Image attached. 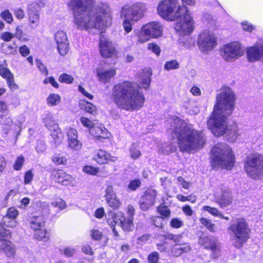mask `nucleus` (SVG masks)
Segmentation results:
<instances>
[{"mask_svg": "<svg viewBox=\"0 0 263 263\" xmlns=\"http://www.w3.org/2000/svg\"><path fill=\"white\" fill-rule=\"evenodd\" d=\"M67 6L73 14L77 29L91 31L102 30L111 24L112 11L107 3L95 4V0H69Z\"/></svg>", "mask_w": 263, "mask_h": 263, "instance_id": "nucleus-1", "label": "nucleus"}, {"mask_svg": "<svg viewBox=\"0 0 263 263\" xmlns=\"http://www.w3.org/2000/svg\"><path fill=\"white\" fill-rule=\"evenodd\" d=\"M152 74L150 68L142 70L138 79V84L124 81L115 85L111 91V98L118 108L133 111L141 108L145 98L139 89L149 88Z\"/></svg>", "mask_w": 263, "mask_h": 263, "instance_id": "nucleus-2", "label": "nucleus"}, {"mask_svg": "<svg viewBox=\"0 0 263 263\" xmlns=\"http://www.w3.org/2000/svg\"><path fill=\"white\" fill-rule=\"evenodd\" d=\"M171 130L177 135V144L182 152L198 149L205 142L203 133L194 129L180 118L173 119Z\"/></svg>", "mask_w": 263, "mask_h": 263, "instance_id": "nucleus-3", "label": "nucleus"}, {"mask_svg": "<svg viewBox=\"0 0 263 263\" xmlns=\"http://www.w3.org/2000/svg\"><path fill=\"white\" fill-rule=\"evenodd\" d=\"M236 97L234 92L229 87H222L220 92L217 94L216 104L212 115L209 119V124L213 125L220 124L221 128L225 124L224 117L230 116L235 108ZM222 128L216 127L215 132L218 133Z\"/></svg>", "mask_w": 263, "mask_h": 263, "instance_id": "nucleus-4", "label": "nucleus"}, {"mask_svg": "<svg viewBox=\"0 0 263 263\" xmlns=\"http://www.w3.org/2000/svg\"><path fill=\"white\" fill-rule=\"evenodd\" d=\"M146 10L145 4L139 2L126 4L121 8L120 16L126 33L132 31L134 24L144 16Z\"/></svg>", "mask_w": 263, "mask_h": 263, "instance_id": "nucleus-5", "label": "nucleus"}, {"mask_svg": "<svg viewBox=\"0 0 263 263\" xmlns=\"http://www.w3.org/2000/svg\"><path fill=\"white\" fill-rule=\"evenodd\" d=\"M212 164L214 167L231 170L235 162L231 148L224 143H218L211 150Z\"/></svg>", "mask_w": 263, "mask_h": 263, "instance_id": "nucleus-6", "label": "nucleus"}, {"mask_svg": "<svg viewBox=\"0 0 263 263\" xmlns=\"http://www.w3.org/2000/svg\"><path fill=\"white\" fill-rule=\"evenodd\" d=\"M228 232L232 245L237 249L241 248L250 237V229L243 218H239L233 221Z\"/></svg>", "mask_w": 263, "mask_h": 263, "instance_id": "nucleus-7", "label": "nucleus"}, {"mask_svg": "<svg viewBox=\"0 0 263 263\" xmlns=\"http://www.w3.org/2000/svg\"><path fill=\"white\" fill-rule=\"evenodd\" d=\"M187 11V8L180 6L178 0H162L157 7L159 15L168 21L178 20L182 14H185Z\"/></svg>", "mask_w": 263, "mask_h": 263, "instance_id": "nucleus-8", "label": "nucleus"}, {"mask_svg": "<svg viewBox=\"0 0 263 263\" xmlns=\"http://www.w3.org/2000/svg\"><path fill=\"white\" fill-rule=\"evenodd\" d=\"M244 170L252 179H260L263 176V156L255 153L247 156L244 162Z\"/></svg>", "mask_w": 263, "mask_h": 263, "instance_id": "nucleus-9", "label": "nucleus"}, {"mask_svg": "<svg viewBox=\"0 0 263 263\" xmlns=\"http://www.w3.org/2000/svg\"><path fill=\"white\" fill-rule=\"evenodd\" d=\"M163 27L159 22L154 21L143 25L140 30L136 32L137 42L143 43L151 38H158L162 36Z\"/></svg>", "mask_w": 263, "mask_h": 263, "instance_id": "nucleus-10", "label": "nucleus"}, {"mask_svg": "<svg viewBox=\"0 0 263 263\" xmlns=\"http://www.w3.org/2000/svg\"><path fill=\"white\" fill-rule=\"evenodd\" d=\"M228 117H224L225 124L223 127H222L221 128L222 129L220 133H217L215 130V129L217 126V127L221 128V126L220 124L210 125L209 124V120H208L207 124L209 128L211 130L214 135L218 137L225 134L229 141L233 142L236 140L237 137L239 136V134L238 133L239 130L238 126L236 124H234L232 126H228Z\"/></svg>", "mask_w": 263, "mask_h": 263, "instance_id": "nucleus-11", "label": "nucleus"}, {"mask_svg": "<svg viewBox=\"0 0 263 263\" xmlns=\"http://www.w3.org/2000/svg\"><path fill=\"white\" fill-rule=\"evenodd\" d=\"M197 44L200 51L207 54L216 46L217 39L212 33L204 31L199 35Z\"/></svg>", "mask_w": 263, "mask_h": 263, "instance_id": "nucleus-12", "label": "nucleus"}, {"mask_svg": "<svg viewBox=\"0 0 263 263\" xmlns=\"http://www.w3.org/2000/svg\"><path fill=\"white\" fill-rule=\"evenodd\" d=\"M221 55L227 61H232L241 57L243 53L238 42H232L223 46L221 49Z\"/></svg>", "mask_w": 263, "mask_h": 263, "instance_id": "nucleus-13", "label": "nucleus"}, {"mask_svg": "<svg viewBox=\"0 0 263 263\" xmlns=\"http://www.w3.org/2000/svg\"><path fill=\"white\" fill-rule=\"evenodd\" d=\"M180 21L176 23L175 29L180 35H188L190 34L194 29L193 21L190 14L187 12L182 14Z\"/></svg>", "mask_w": 263, "mask_h": 263, "instance_id": "nucleus-14", "label": "nucleus"}, {"mask_svg": "<svg viewBox=\"0 0 263 263\" xmlns=\"http://www.w3.org/2000/svg\"><path fill=\"white\" fill-rule=\"evenodd\" d=\"M198 244L204 249L211 250L214 257L217 256V253L221 249V243L218 238L213 236H200Z\"/></svg>", "mask_w": 263, "mask_h": 263, "instance_id": "nucleus-15", "label": "nucleus"}, {"mask_svg": "<svg viewBox=\"0 0 263 263\" xmlns=\"http://www.w3.org/2000/svg\"><path fill=\"white\" fill-rule=\"evenodd\" d=\"M43 118L45 126L51 132V135L54 140L55 142L62 137L61 130L58 123L53 119L52 114L48 111L45 112Z\"/></svg>", "mask_w": 263, "mask_h": 263, "instance_id": "nucleus-16", "label": "nucleus"}, {"mask_svg": "<svg viewBox=\"0 0 263 263\" xmlns=\"http://www.w3.org/2000/svg\"><path fill=\"white\" fill-rule=\"evenodd\" d=\"M51 178L55 182L64 186H73L76 184L74 177L62 170H54L51 174Z\"/></svg>", "mask_w": 263, "mask_h": 263, "instance_id": "nucleus-17", "label": "nucleus"}, {"mask_svg": "<svg viewBox=\"0 0 263 263\" xmlns=\"http://www.w3.org/2000/svg\"><path fill=\"white\" fill-rule=\"evenodd\" d=\"M157 197V192L155 190L148 189L142 196L139 201L140 209L146 211L155 203Z\"/></svg>", "mask_w": 263, "mask_h": 263, "instance_id": "nucleus-18", "label": "nucleus"}, {"mask_svg": "<svg viewBox=\"0 0 263 263\" xmlns=\"http://www.w3.org/2000/svg\"><path fill=\"white\" fill-rule=\"evenodd\" d=\"M99 50L101 55L106 58L111 57L115 52L112 42L103 35H101L99 40Z\"/></svg>", "mask_w": 263, "mask_h": 263, "instance_id": "nucleus-19", "label": "nucleus"}, {"mask_svg": "<svg viewBox=\"0 0 263 263\" xmlns=\"http://www.w3.org/2000/svg\"><path fill=\"white\" fill-rule=\"evenodd\" d=\"M247 57L250 62H263V42L259 41L248 48Z\"/></svg>", "mask_w": 263, "mask_h": 263, "instance_id": "nucleus-20", "label": "nucleus"}, {"mask_svg": "<svg viewBox=\"0 0 263 263\" xmlns=\"http://www.w3.org/2000/svg\"><path fill=\"white\" fill-rule=\"evenodd\" d=\"M214 196L216 202L222 208L226 207L232 203V198L229 190L218 189L214 193Z\"/></svg>", "mask_w": 263, "mask_h": 263, "instance_id": "nucleus-21", "label": "nucleus"}, {"mask_svg": "<svg viewBox=\"0 0 263 263\" xmlns=\"http://www.w3.org/2000/svg\"><path fill=\"white\" fill-rule=\"evenodd\" d=\"M96 74L99 82L104 84L110 82L111 79L116 74V70L115 68L104 69L102 67H98L96 69Z\"/></svg>", "mask_w": 263, "mask_h": 263, "instance_id": "nucleus-22", "label": "nucleus"}, {"mask_svg": "<svg viewBox=\"0 0 263 263\" xmlns=\"http://www.w3.org/2000/svg\"><path fill=\"white\" fill-rule=\"evenodd\" d=\"M0 75L7 81V83L12 91L17 88V85L14 83L13 75L6 67L0 65Z\"/></svg>", "mask_w": 263, "mask_h": 263, "instance_id": "nucleus-23", "label": "nucleus"}, {"mask_svg": "<svg viewBox=\"0 0 263 263\" xmlns=\"http://www.w3.org/2000/svg\"><path fill=\"white\" fill-rule=\"evenodd\" d=\"M191 250V247L188 243L175 244L172 248L171 254L172 256L177 257L182 254L189 253Z\"/></svg>", "mask_w": 263, "mask_h": 263, "instance_id": "nucleus-24", "label": "nucleus"}, {"mask_svg": "<svg viewBox=\"0 0 263 263\" xmlns=\"http://www.w3.org/2000/svg\"><path fill=\"white\" fill-rule=\"evenodd\" d=\"M0 250L3 251L9 257H13L15 250L12 243L6 239L0 238Z\"/></svg>", "mask_w": 263, "mask_h": 263, "instance_id": "nucleus-25", "label": "nucleus"}, {"mask_svg": "<svg viewBox=\"0 0 263 263\" xmlns=\"http://www.w3.org/2000/svg\"><path fill=\"white\" fill-rule=\"evenodd\" d=\"M95 160L99 164H105L107 163L108 160L115 161L117 160V158L111 157L108 153L103 150L100 149L97 152Z\"/></svg>", "mask_w": 263, "mask_h": 263, "instance_id": "nucleus-26", "label": "nucleus"}, {"mask_svg": "<svg viewBox=\"0 0 263 263\" xmlns=\"http://www.w3.org/2000/svg\"><path fill=\"white\" fill-rule=\"evenodd\" d=\"M28 16L30 27L35 29L39 24L40 18L37 11L32 9V5L29 8Z\"/></svg>", "mask_w": 263, "mask_h": 263, "instance_id": "nucleus-27", "label": "nucleus"}, {"mask_svg": "<svg viewBox=\"0 0 263 263\" xmlns=\"http://www.w3.org/2000/svg\"><path fill=\"white\" fill-rule=\"evenodd\" d=\"M30 224L31 228L35 231L41 228H44L45 220L43 216H33L30 219Z\"/></svg>", "mask_w": 263, "mask_h": 263, "instance_id": "nucleus-28", "label": "nucleus"}, {"mask_svg": "<svg viewBox=\"0 0 263 263\" xmlns=\"http://www.w3.org/2000/svg\"><path fill=\"white\" fill-rule=\"evenodd\" d=\"M90 133L97 138H105L108 137V133L106 129L102 126H94L90 129Z\"/></svg>", "mask_w": 263, "mask_h": 263, "instance_id": "nucleus-29", "label": "nucleus"}, {"mask_svg": "<svg viewBox=\"0 0 263 263\" xmlns=\"http://www.w3.org/2000/svg\"><path fill=\"white\" fill-rule=\"evenodd\" d=\"M79 105L80 108L86 112L92 115L96 114L97 108L93 104L85 100H81Z\"/></svg>", "mask_w": 263, "mask_h": 263, "instance_id": "nucleus-30", "label": "nucleus"}, {"mask_svg": "<svg viewBox=\"0 0 263 263\" xmlns=\"http://www.w3.org/2000/svg\"><path fill=\"white\" fill-rule=\"evenodd\" d=\"M2 50L7 54H15L17 53V45L15 43L12 44L4 43L2 44Z\"/></svg>", "mask_w": 263, "mask_h": 263, "instance_id": "nucleus-31", "label": "nucleus"}, {"mask_svg": "<svg viewBox=\"0 0 263 263\" xmlns=\"http://www.w3.org/2000/svg\"><path fill=\"white\" fill-rule=\"evenodd\" d=\"M121 224L124 231L129 232L133 230L134 224L132 217H124L121 220Z\"/></svg>", "mask_w": 263, "mask_h": 263, "instance_id": "nucleus-32", "label": "nucleus"}, {"mask_svg": "<svg viewBox=\"0 0 263 263\" xmlns=\"http://www.w3.org/2000/svg\"><path fill=\"white\" fill-rule=\"evenodd\" d=\"M34 236L36 239L46 242L49 238V234L45 229L41 228L35 231Z\"/></svg>", "mask_w": 263, "mask_h": 263, "instance_id": "nucleus-33", "label": "nucleus"}, {"mask_svg": "<svg viewBox=\"0 0 263 263\" xmlns=\"http://www.w3.org/2000/svg\"><path fill=\"white\" fill-rule=\"evenodd\" d=\"M54 40L57 44L68 42L66 33L62 30H58L54 35Z\"/></svg>", "mask_w": 263, "mask_h": 263, "instance_id": "nucleus-34", "label": "nucleus"}, {"mask_svg": "<svg viewBox=\"0 0 263 263\" xmlns=\"http://www.w3.org/2000/svg\"><path fill=\"white\" fill-rule=\"evenodd\" d=\"M61 97L56 93H51L47 97L46 101L48 105L50 106H55L61 102Z\"/></svg>", "mask_w": 263, "mask_h": 263, "instance_id": "nucleus-35", "label": "nucleus"}, {"mask_svg": "<svg viewBox=\"0 0 263 263\" xmlns=\"http://www.w3.org/2000/svg\"><path fill=\"white\" fill-rule=\"evenodd\" d=\"M203 210L205 211H208L211 214L214 216L219 217L222 219H224L227 220H229V217H225L221 212H220L216 208H212L209 206H203Z\"/></svg>", "mask_w": 263, "mask_h": 263, "instance_id": "nucleus-36", "label": "nucleus"}, {"mask_svg": "<svg viewBox=\"0 0 263 263\" xmlns=\"http://www.w3.org/2000/svg\"><path fill=\"white\" fill-rule=\"evenodd\" d=\"M68 147L73 151H79L82 147V143L77 138L68 139Z\"/></svg>", "mask_w": 263, "mask_h": 263, "instance_id": "nucleus-37", "label": "nucleus"}, {"mask_svg": "<svg viewBox=\"0 0 263 263\" xmlns=\"http://www.w3.org/2000/svg\"><path fill=\"white\" fill-rule=\"evenodd\" d=\"M130 157L133 159H137L141 156V153L138 146L136 143H133L129 149Z\"/></svg>", "mask_w": 263, "mask_h": 263, "instance_id": "nucleus-38", "label": "nucleus"}, {"mask_svg": "<svg viewBox=\"0 0 263 263\" xmlns=\"http://www.w3.org/2000/svg\"><path fill=\"white\" fill-rule=\"evenodd\" d=\"M57 49L61 55H65L69 50V44L68 42L57 44Z\"/></svg>", "mask_w": 263, "mask_h": 263, "instance_id": "nucleus-39", "label": "nucleus"}, {"mask_svg": "<svg viewBox=\"0 0 263 263\" xmlns=\"http://www.w3.org/2000/svg\"><path fill=\"white\" fill-rule=\"evenodd\" d=\"M200 221L201 223L204 226L210 231L212 232L216 231L215 225L207 218H201L200 219Z\"/></svg>", "mask_w": 263, "mask_h": 263, "instance_id": "nucleus-40", "label": "nucleus"}, {"mask_svg": "<svg viewBox=\"0 0 263 263\" xmlns=\"http://www.w3.org/2000/svg\"><path fill=\"white\" fill-rule=\"evenodd\" d=\"M52 162L56 165H65L67 163V158L60 154L54 155L52 158Z\"/></svg>", "mask_w": 263, "mask_h": 263, "instance_id": "nucleus-41", "label": "nucleus"}, {"mask_svg": "<svg viewBox=\"0 0 263 263\" xmlns=\"http://www.w3.org/2000/svg\"><path fill=\"white\" fill-rule=\"evenodd\" d=\"M179 63L175 60L167 61L164 64V68L166 70L177 69L179 68Z\"/></svg>", "mask_w": 263, "mask_h": 263, "instance_id": "nucleus-42", "label": "nucleus"}, {"mask_svg": "<svg viewBox=\"0 0 263 263\" xmlns=\"http://www.w3.org/2000/svg\"><path fill=\"white\" fill-rule=\"evenodd\" d=\"M107 203L110 207L113 209H117L120 205L119 200L117 198V196L115 197H111L105 199Z\"/></svg>", "mask_w": 263, "mask_h": 263, "instance_id": "nucleus-43", "label": "nucleus"}, {"mask_svg": "<svg viewBox=\"0 0 263 263\" xmlns=\"http://www.w3.org/2000/svg\"><path fill=\"white\" fill-rule=\"evenodd\" d=\"M181 45L186 48H190L195 46V40L194 38L187 37L180 41Z\"/></svg>", "mask_w": 263, "mask_h": 263, "instance_id": "nucleus-44", "label": "nucleus"}, {"mask_svg": "<svg viewBox=\"0 0 263 263\" xmlns=\"http://www.w3.org/2000/svg\"><path fill=\"white\" fill-rule=\"evenodd\" d=\"M158 212L164 217H168L170 215V211L167 206L160 205L157 208Z\"/></svg>", "mask_w": 263, "mask_h": 263, "instance_id": "nucleus-45", "label": "nucleus"}, {"mask_svg": "<svg viewBox=\"0 0 263 263\" xmlns=\"http://www.w3.org/2000/svg\"><path fill=\"white\" fill-rule=\"evenodd\" d=\"M59 80L61 83L71 84L72 83L74 79L71 76L68 74L63 73L60 76Z\"/></svg>", "mask_w": 263, "mask_h": 263, "instance_id": "nucleus-46", "label": "nucleus"}, {"mask_svg": "<svg viewBox=\"0 0 263 263\" xmlns=\"http://www.w3.org/2000/svg\"><path fill=\"white\" fill-rule=\"evenodd\" d=\"M25 159L23 156H18L13 164V168L16 171H19L24 164Z\"/></svg>", "mask_w": 263, "mask_h": 263, "instance_id": "nucleus-47", "label": "nucleus"}, {"mask_svg": "<svg viewBox=\"0 0 263 263\" xmlns=\"http://www.w3.org/2000/svg\"><path fill=\"white\" fill-rule=\"evenodd\" d=\"M1 17L8 23H11L13 22V16L8 10H6L1 14Z\"/></svg>", "mask_w": 263, "mask_h": 263, "instance_id": "nucleus-48", "label": "nucleus"}, {"mask_svg": "<svg viewBox=\"0 0 263 263\" xmlns=\"http://www.w3.org/2000/svg\"><path fill=\"white\" fill-rule=\"evenodd\" d=\"M2 222L7 227L14 228L16 226V221L15 219H9L8 217H3Z\"/></svg>", "mask_w": 263, "mask_h": 263, "instance_id": "nucleus-49", "label": "nucleus"}, {"mask_svg": "<svg viewBox=\"0 0 263 263\" xmlns=\"http://www.w3.org/2000/svg\"><path fill=\"white\" fill-rule=\"evenodd\" d=\"M8 112V106L6 103L0 101V120L3 119V117Z\"/></svg>", "mask_w": 263, "mask_h": 263, "instance_id": "nucleus-50", "label": "nucleus"}, {"mask_svg": "<svg viewBox=\"0 0 263 263\" xmlns=\"http://www.w3.org/2000/svg\"><path fill=\"white\" fill-rule=\"evenodd\" d=\"M83 171L89 175H96L99 173V169L91 166L86 165L83 168Z\"/></svg>", "mask_w": 263, "mask_h": 263, "instance_id": "nucleus-51", "label": "nucleus"}, {"mask_svg": "<svg viewBox=\"0 0 263 263\" xmlns=\"http://www.w3.org/2000/svg\"><path fill=\"white\" fill-rule=\"evenodd\" d=\"M18 215V211L14 208H9L7 212V214L4 217H8L9 219H15Z\"/></svg>", "mask_w": 263, "mask_h": 263, "instance_id": "nucleus-52", "label": "nucleus"}, {"mask_svg": "<svg viewBox=\"0 0 263 263\" xmlns=\"http://www.w3.org/2000/svg\"><path fill=\"white\" fill-rule=\"evenodd\" d=\"M177 198L180 201L185 202L186 201H190L192 203H194L196 200V198L195 196L192 197L191 196H184L181 194H178L177 195Z\"/></svg>", "mask_w": 263, "mask_h": 263, "instance_id": "nucleus-53", "label": "nucleus"}, {"mask_svg": "<svg viewBox=\"0 0 263 263\" xmlns=\"http://www.w3.org/2000/svg\"><path fill=\"white\" fill-rule=\"evenodd\" d=\"M141 182L139 180H133L130 181L128 185V188L130 191H135L141 185Z\"/></svg>", "mask_w": 263, "mask_h": 263, "instance_id": "nucleus-54", "label": "nucleus"}, {"mask_svg": "<svg viewBox=\"0 0 263 263\" xmlns=\"http://www.w3.org/2000/svg\"><path fill=\"white\" fill-rule=\"evenodd\" d=\"M35 64L41 73L45 76L48 75V70L42 62L38 59L35 60Z\"/></svg>", "mask_w": 263, "mask_h": 263, "instance_id": "nucleus-55", "label": "nucleus"}, {"mask_svg": "<svg viewBox=\"0 0 263 263\" xmlns=\"http://www.w3.org/2000/svg\"><path fill=\"white\" fill-rule=\"evenodd\" d=\"M80 121L84 126L89 128L90 129L94 126V123L88 118L82 117L81 118Z\"/></svg>", "mask_w": 263, "mask_h": 263, "instance_id": "nucleus-56", "label": "nucleus"}, {"mask_svg": "<svg viewBox=\"0 0 263 263\" xmlns=\"http://www.w3.org/2000/svg\"><path fill=\"white\" fill-rule=\"evenodd\" d=\"M105 199L111 197H115L116 195L115 192L114 191L113 186L111 185H108L105 191Z\"/></svg>", "mask_w": 263, "mask_h": 263, "instance_id": "nucleus-57", "label": "nucleus"}, {"mask_svg": "<svg viewBox=\"0 0 263 263\" xmlns=\"http://www.w3.org/2000/svg\"><path fill=\"white\" fill-rule=\"evenodd\" d=\"M51 205H52L54 207L59 208L61 210H63L66 206L65 202L61 199H59L56 201L52 202Z\"/></svg>", "mask_w": 263, "mask_h": 263, "instance_id": "nucleus-58", "label": "nucleus"}, {"mask_svg": "<svg viewBox=\"0 0 263 263\" xmlns=\"http://www.w3.org/2000/svg\"><path fill=\"white\" fill-rule=\"evenodd\" d=\"M35 149L38 153L44 152L46 149V146L44 141L41 140L37 141Z\"/></svg>", "mask_w": 263, "mask_h": 263, "instance_id": "nucleus-59", "label": "nucleus"}, {"mask_svg": "<svg viewBox=\"0 0 263 263\" xmlns=\"http://www.w3.org/2000/svg\"><path fill=\"white\" fill-rule=\"evenodd\" d=\"M33 176L32 171L29 170L26 172L24 175V183L25 184H29L32 180Z\"/></svg>", "mask_w": 263, "mask_h": 263, "instance_id": "nucleus-60", "label": "nucleus"}, {"mask_svg": "<svg viewBox=\"0 0 263 263\" xmlns=\"http://www.w3.org/2000/svg\"><path fill=\"white\" fill-rule=\"evenodd\" d=\"M171 226L173 228H180L183 226V222L178 218H173L170 222Z\"/></svg>", "mask_w": 263, "mask_h": 263, "instance_id": "nucleus-61", "label": "nucleus"}, {"mask_svg": "<svg viewBox=\"0 0 263 263\" xmlns=\"http://www.w3.org/2000/svg\"><path fill=\"white\" fill-rule=\"evenodd\" d=\"M159 259V255L158 253L154 252L149 255L148 257V260L149 263H157Z\"/></svg>", "mask_w": 263, "mask_h": 263, "instance_id": "nucleus-62", "label": "nucleus"}, {"mask_svg": "<svg viewBox=\"0 0 263 263\" xmlns=\"http://www.w3.org/2000/svg\"><path fill=\"white\" fill-rule=\"evenodd\" d=\"M15 36V35L14 34L7 31L3 32L1 35L2 39L6 42L11 41V40L13 39Z\"/></svg>", "mask_w": 263, "mask_h": 263, "instance_id": "nucleus-63", "label": "nucleus"}, {"mask_svg": "<svg viewBox=\"0 0 263 263\" xmlns=\"http://www.w3.org/2000/svg\"><path fill=\"white\" fill-rule=\"evenodd\" d=\"M148 49L152 51L156 55H159L160 52V49L159 46L154 43H150L148 45Z\"/></svg>", "mask_w": 263, "mask_h": 263, "instance_id": "nucleus-64", "label": "nucleus"}]
</instances>
